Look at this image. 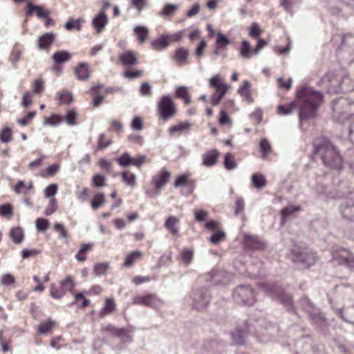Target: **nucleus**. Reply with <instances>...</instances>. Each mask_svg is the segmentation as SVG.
<instances>
[{
    "instance_id": "obj_60",
    "label": "nucleus",
    "mask_w": 354,
    "mask_h": 354,
    "mask_svg": "<svg viewBox=\"0 0 354 354\" xmlns=\"http://www.w3.org/2000/svg\"><path fill=\"white\" fill-rule=\"evenodd\" d=\"M259 147L263 158H266L271 151V146L266 139L261 140Z\"/></svg>"
},
{
    "instance_id": "obj_25",
    "label": "nucleus",
    "mask_w": 354,
    "mask_h": 354,
    "mask_svg": "<svg viewBox=\"0 0 354 354\" xmlns=\"http://www.w3.org/2000/svg\"><path fill=\"white\" fill-rule=\"evenodd\" d=\"M354 91V81L347 75L340 74L339 93H348Z\"/></svg>"
},
{
    "instance_id": "obj_24",
    "label": "nucleus",
    "mask_w": 354,
    "mask_h": 354,
    "mask_svg": "<svg viewBox=\"0 0 354 354\" xmlns=\"http://www.w3.org/2000/svg\"><path fill=\"white\" fill-rule=\"evenodd\" d=\"M105 332H107L109 335L113 337H118L122 338H126L129 342H131V337L128 333L127 330L125 328H115L111 325H109L104 328Z\"/></svg>"
},
{
    "instance_id": "obj_37",
    "label": "nucleus",
    "mask_w": 354,
    "mask_h": 354,
    "mask_svg": "<svg viewBox=\"0 0 354 354\" xmlns=\"http://www.w3.org/2000/svg\"><path fill=\"white\" fill-rule=\"evenodd\" d=\"M84 22L85 20L83 18H78L77 19H74L73 18H69L68 20L66 22L64 28L67 30H72L73 29L80 30L82 28L81 23Z\"/></svg>"
},
{
    "instance_id": "obj_48",
    "label": "nucleus",
    "mask_w": 354,
    "mask_h": 354,
    "mask_svg": "<svg viewBox=\"0 0 354 354\" xmlns=\"http://www.w3.org/2000/svg\"><path fill=\"white\" fill-rule=\"evenodd\" d=\"M299 210H300V207L299 206H292V207H283L281 210V223H284L286 222V218L289 216H290L295 212L299 211Z\"/></svg>"
},
{
    "instance_id": "obj_19",
    "label": "nucleus",
    "mask_w": 354,
    "mask_h": 354,
    "mask_svg": "<svg viewBox=\"0 0 354 354\" xmlns=\"http://www.w3.org/2000/svg\"><path fill=\"white\" fill-rule=\"evenodd\" d=\"M108 16L103 10H102L93 18L92 21V25L96 30L97 32L100 33L108 24Z\"/></svg>"
},
{
    "instance_id": "obj_63",
    "label": "nucleus",
    "mask_w": 354,
    "mask_h": 354,
    "mask_svg": "<svg viewBox=\"0 0 354 354\" xmlns=\"http://www.w3.org/2000/svg\"><path fill=\"white\" fill-rule=\"evenodd\" d=\"M35 225L39 231L44 232L48 228L49 222L46 218H38L35 221Z\"/></svg>"
},
{
    "instance_id": "obj_21",
    "label": "nucleus",
    "mask_w": 354,
    "mask_h": 354,
    "mask_svg": "<svg viewBox=\"0 0 354 354\" xmlns=\"http://www.w3.org/2000/svg\"><path fill=\"white\" fill-rule=\"evenodd\" d=\"M55 39V35L53 32H46L38 37V48L41 50H46L50 48Z\"/></svg>"
},
{
    "instance_id": "obj_40",
    "label": "nucleus",
    "mask_w": 354,
    "mask_h": 354,
    "mask_svg": "<svg viewBox=\"0 0 354 354\" xmlns=\"http://www.w3.org/2000/svg\"><path fill=\"white\" fill-rule=\"evenodd\" d=\"M105 203V196L103 193H97L91 201L92 209L96 210Z\"/></svg>"
},
{
    "instance_id": "obj_56",
    "label": "nucleus",
    "mask_w": 354,
    "mask_h": 354,
    "mask_svg": "<svg viewBox=\"0 0 354 354\" xmlns=\"http://www.w3.org/2000/svg\"><path fill=\"white\" fill-rule=\"evenodd\" d=\"M105 182V176L98 174L93 176L91 184L95 187H102L106 185Z\"/></svg>"
},
{
    "instance_id": "obj_2",
    "label": "nucleus",
    "mask_w": 354,
    "mask_h": 354,
    "mask_svg": "<svg viewBox=\"0 0 354 354\" xmlns=\"http://www.w3.org/2000/svg\"><path fill=\"white\" fill-rule=\"evenodd\" d=\"M313 154L319 156L326 167L337 171L342 169V157L330 140L325 137L317 138L313 141Z\"/></svg>"
},
{
    "instance_id": "obj_59",
    "label": "nucleus",
    "mask_w": 354,
    "mask_h": 354,
    "mask_svg": "<svg viewBox=\"0 0 354 354\" xmlns=\"http://www.w3.org/2000/svg\"><path fill=\"white\" fill-rule=\"evenodd\" d=\"M61 122V118L57 114H53L50 118H46L43 122V125H50L52 127H55L59 124Z\"/></svg>"
},
{
    "instance_id": "obj_26",
    "label": "nucleus",
    "mask_w": 354,
    "mask_h": 354,
    "mask_svg": "<svg viewBox=\"0 0 354 354\" xmlns=\"http://www.w3.org/2000/svg\"><path fill=\"white\" fill-rule=\"evenodd\" d=\"M336 313L344 322L354 324V307L337 309Z\"/></svg>"
},
{
    "instance_id": "obj_39",
    "label": "nucleus",
    "mask_w": 354,
    "mask_h": 354,
    "mask_svg": "<svg viewBox=\"0 0 354 354\" xmlns=\"http://www.w3.org/2000/svg\"><path fill=\"white\" fill-rule=\"evenodd\" d=\"M224 271L218 269H212V271L208 274L207 280H210L214 284H218L223 282L221 279V277L223 276Z\"/></svg>"
},
{
    "instance_id": "obj_32",
    "label": "nucleus",
    "mask_w": 354,
    "mask_h": 354,
    "mask_svg": "<svg viewBox=\"0 0 354 354\" xmlns=\"http://www.w3.org/2000/svg\"><path fill=\"white\" fill-rule=\"evenodd\" d=\"M254 48H252L250 42L247 40H243L241 43L239 48L240 55L244 59H249L251 54H253Z\"/></svg>"
},
{
    "instance_id": "obj_41",
    "label": "nucleus",
    "mask_w": 354,
    "mask_h": 354,
    "mask_svg": "<svg viewBox=\"0 0 354 354\" xmlns=\"http://www.w3.org/2000/svg\"><path fill=\"white\" fill-rule=\"evenodd\" d=\"M178 5L175 3H167L159 13L160 16L169 17L173 15L178 9Z\"/></svg>"
},
{
    "instance_id": "obj_46",
    "label": "nucleus",
    "mask_w": 354,
    "mask_h": 354,
    "mask_svg": "<svg viewBox=\"0 0 354 354\" xmlns=\"http://www.w3.org/2000/svg\"><path fill=\"white\" fill-rule=\"evenodd\" d=\"M54 325V322L50 319L41 322L38 328V333L41 335H44L50 332L53 329V326Z\"/></svg>"
},
{
    "instance_id": "obj_33",
    "label": "nucleus",
    "mask_w": 354,
    "mask_h": 354,
    "mask_svg": "<svg viewBox=\"0 0 354 354\" xmlns=\"http://www.w3.org/2000/svg\"><path fill=\"white\" fill-rule=\"evenodd\" d=\"M179 222V220L174 216H170L167 218L165 223V227L173 235H178V229L176 227V225Z\"/></svg>"
},
{
    "instance_id": "obj_14",
    "label": "nucleus",
    "mask_w": 354,
    "mask_h": 354,
    "mask_svg": "<svg viewBox=\"0 0 354 354\" xmlns=\"http://www.w3.org/2000/svg\"><path fill=\"white\" fill-rule=\"evenodd\" d=\"M160 302L155 295L147 294L146 295H137L132 301L133 305H142L144 306L156 308Z\"/></svg>"
},
{
    "instance_id": "obj_31",
    "label": "nucleus",
    "mask_w": 354,
    "mask_h": 354,
    "mask_svg": "<svg viewBox=\"0 0 354 354\" xmlns=\"http://www.w3.org/2000/svg\"><path fill=\"white\" fill-rule=\"evenodd\" d=\"M299 307L306 312L308 315L315 312L318 309L315 304L306 296L302 297L299 301Z\"/></svg>"
},
{
    "instance_id": "obj_54",
    "label": "nucleus",
    "mask_w": 354,
    "mask_h": 354,
    "mask_svg": "<svg viewBox=\"0 0 354 354\" xmlns=\"http://www.w3.org/2000/svg\"><path fill=\"white\" fill-rule=\"evenodd\" d=\"M109 268V264L107 262L97 263L94 266V272L96 275H104Z\"/></svg>"
},
{
    "instance_id": "obj_3",
    "label": "nucleus",
    "mask_w": 354,
    "mask_h": 354,
    "mask_svg": "<svg viewBox=\"0 0 354 354\" xmlns=\"http://www.w3.org/2000/svg\"><path fill=\"white\" fill-rule=\"evenodd\" d=\"M261 287L268 296L281 303L287 310L292 313L295 311L292 297L280 286L275 283H264L261 284Z\"/></svg>"
},
{
    "instance_id": "obj_1",
    "label": "nucleus",
    "mask_w": 354,
    "mask_h": 354,
    "mask_svg": "<svg viewBox=\"0 0 354 354\" xmlns=\"http://www.w3.org/2000/svg\"><path fill=\"white\" fill-rule=\"evenodd\" d=\"M297 97L299 106V120L301 122L313 118L323 102L322 93L311 87L302 86L297 91Z\"/></svg>"
},
{
    "instance_id": "obj_52",
    "label": "nucleus",
    "mask_w": 354,
    "mask_h": 354,
    "mask_svg": "<svg viewBox=\"0 0 354 354\" xmlns=\"http://www.w3.org/2000/svg\"><path fill=\"white\" fill-rule=\"evenodd\" d=\"M142 255L141 252L140 251H134L128 254L125 259L124 262V267H130L133 265L136 259H137L139 257Z\"/></svg>"
},
{
    "instance_id": "obj_29",
    "label": "nucleus",
    "mask_w": 354,
    "mask_h": 354,
    "mask_svg": "<svg viewBox=\"0 0 354 354\" xmlns=\"http://www.w3.org/2000/svg\"><path fill=\"white\" fill-rule=\"evenodd\" d=\"M71 54L64 50H57L52 55V59L57 65H62L71 59Z\"/></svg>"
},
{
    "instance_id": "obj_27",
    "label": "nucleus",
    "mask_w": 354,
    "mask_h": 354,
    "mask_svg": "<svg viewBox=\"0 0 354 354\" xmlns=\"http://www.w3.org/2000/svg\"><path fill=\"white\" fill-rule=\"evenodd\" d=\"M35 11L39 18H47L49 15L48 11L44 10L41 6L34 5L31 2L28 1L27 3V11L26 13V17L30 16Z\"/></svg>"
},
{
    "instance_id": "obj_28",
    "label": "nucleus",
    "mask_w": 354,
    "mask_h": 354,
    "mask_svg": "<svg viewBox=\"0 0 354 354\" xmlns=\"http://www.w3.org/2000/svg\"><path fill=\"white\" fill-rule=\"evenodd\" d=\"M219 152L217 149H212L203 154V165L206 167L214 165L218 160Z\"/></svg>"
},
{
    "instance_id": "obj_44",
    "label": "nucleus",
    "mask_w": 354,
    "mask_h": 354,
    "mask_svg": "<svg viewBox=\"0 0 354 354\" xmlns=\"http://www.w3.org/2000/svg\"><path fill=\"white\" fill-rule=\"evenodd\" d=\"M12 140V132L11 128L5 127L0 130V142L7 143Z\"/></svg>"
},
{
    "instance_id": "obj_61",
    "label": "nucleus",
    "mask_w": 354,
    "mask_h": 354,
    "mask_svg": "<svg viewBox=\"0 0 354 354\" xmlns=\"http://www.w3.org/2000/svg\"><path fill=\"white\" fill-rule=\"evenodd\" d=\"M76 112L73 110H68L66 115L62 118L63 120L66 121L69 125H75L76 124Z\"/></svg>"
},
{
    "instance_id": "obj_53",
    "label": "nucleus",
    "mask_w": 354,
    "mask_h": 354,
    "mask_svg": "<svg viewBox=\"0 0 354 354\" xmlns=\"http://www.w3.org/2000/svg\"><path fill=\"white\" fill-rule=\"evenodd\" d=\"M57 100L59 101L60 104H69L73 100V94L66 91H62L57 94Z\"/></svg>"
},
{
    "instance_id": "obj_17",
    "label": "nucleus",
    "mask_w": 354,
    "mask_h": 354,
    "mask_svg": "<svg viewBox=\"0 0 354 354\" xmlns=\"http://www.w3.org/2000/svg\"><path fill=\"white\" fill-rule=\"evenodd\" d=\"M224 344L216 340H211L203 344L202 354H225L223 353Z\"/></svg>"
},
{
    "instance_id": "obj_38",
    "label": "nucleus",
    "mask_w": 354,
    "mask_h": 354,
    "mask_svg": "<svg viewBox=\"0 0 354 354\" xmlns=\"http://www.w3.org/2000/svg\"><path fill=\"white\" fill-rule=\"evenodd\" d=\"M209 85L210 86L216 88L217 91H222L223 89L227 91L229 88L227 84L222 82V80L218 75H214L210 79Z\"/></svg>"
},
{
    "instance_id": "obj_62",
    "label": "nucleus",
    "mask_w": 354,
    "mask_h": 354,
    "mask_svg": "<svg viewBox=\"0 0 354 354\" xmlns=\"http://www.w3.org/2000/svg\"><path fill=\"white\" fill-rule=\"evenodd\" d=\"M36 114H37V112L35 111H29L28 113V114L23 118L17 119V122L19 125L25 127V126L28 125V124L30 122V121H31L34 118V117L36 115Z\"/></svg>"
},
{
    "instance_id": "obj_55",
    "label": "nucleus",
    "mask_w": 354,
    "mask_h": 354,
    "mask_svg": "<svg viewBox=\"0 0 354 354\" xmlns=\"http://www.w3.org/2000/svg\"><path fill=\"white\" fill-rule=\"evenodd\" d=\"M192 124L189 122L185 121L183 122H179L178 124L171 127L169 129V133H174L178 131H183L185 130H187L191 127Z\"/></svg>"
},
{
    "instance_id": "obj_4",
    "label": "nucleus",
    "mask_w": 354,
    "mask_h": 354,
    "mask_svg": "<svg viewBox=\"0 0 354 354\" xmlns=\"http://www.w3.org/2000/svg\"><path fill=\"white\" fill-rule=\"evenodd\" d=\"M291 260L303 268H308L317 261V257L314 252L299 246H294L290 253Z\"/></svg>"
},
{
    "instance_id": "obj_47",
    "label": "nucleus",
    "mask_w": 354,
    "mask_h": 354,
    "mask_svg": "<svg viewBox=\"0 0 354 354\" xmlns=\"http://www.w3.org/2000/svg\"><path fill=\"white\" fill-rule=\"evenodd\" d=\"M133 31L138 36L140 43H143L147 39L149 34L147 27L138 26L134 28Z\"/></svg>"
},
{
    "instance_id": "obj_34",
    "label": "nucleus",
    "mask_w": 354,
    "mask_h": 354,
    "mask_svg": "<svg viewBox=\"0 0 354 354\" xmlns=\"http://www.w3.org/2000/svg\"><path fill=\"white\" fill-rule=\"evenodd\" d=\"M176 96L183 100L185 104H189L192 102L191 97L188 93V88L185 86H180L176 88Z\"/></svg>"
},
{
    "instance_id": "obj_8",
    "label": "nucleus",
    "mask_w": 354,
    "mask_h": 354,
    "mask_svg": "<svg viewBox=\"0 0 354 354\" xmlns=\"http://www.w3.org/2000/svg\"><path fill=\"white\" fill-rule=\"evenodd\" d=\"M339 73L329 71L322 77L319 84L326 88L329 93H337L339 91Z\"/></svg>"
},
{
    "instance_id": "obj_49",
    "label": "nucleus",
    "mask_w": 354,
    "mask_h": 354,
    "mask_svg": "<svg viewBox=\"0 0 354 354\" xmlns=\"http://www.w3.org/2000/svg\"><path fill=\"white\" fill-rule=\"evenodd\" d=\"M188 57V50L183 47L178 48L174 54V58L182 64H184Z\"/></svg>"
},
{
    "instance_id": "obj_42",
    "label": "nucleus",
    "mask_w": 354,
    "mask_h": 354,
    "mask_svg": "<svg viewBox=\"0 0 354 354\" xmlns=\"http://www.w3.org/2000/svg\"><path fill=\"white\" fill-rule=\"evenodd\" d=\"M223 165L227 170H232L237 167L234 156L232 153L229 152L225 155Z\"/></svg>"
},
{
    "instance_id": "obj_45",
    "label": "nucleus",
    "mask_w": 354,
    "mask_h": 354,
    "mask_svg": "<svg viewBox=\"0 0 354 354\" xmlns=\"http://www.w3.org/2000/svg\"><path fill=\"white\" fill-rule=\"evenodd\" d=\"M295 107L296 102L295 101L289 103L288 106L280 104L277 107V113L279 115H287L290 114Z\"/></svg>"
},
{
    "instance_id": "obj_18",
    "label": "nucleus",
    "mask_w": 354,
    "mask_h": 354,
    "mask_svg": "<svg viewBox=\"0 0 354 354\" xmlns=\"http://www.w3.org/2000/svg\"><path fill=\"white\" fill-rule=\"evenodd\" d=\"M346 107V110L344 111L348 115H354V102L347 98H338L333 102V109L334 111H337L338 106Z\"/></svg>"
},
{
    "instance_id": "obj_13",
    "label": "nucleus",
    "mask_w": 354,
    "mask_h": 354,
    "mask_svg": "<svg viewBox=\"0 0 354 354\" xmlns=\"http://www.w3.org/2000/svg\"><path fill=\"white\" fill-rule=\"evenodd\" d=\"M171 173L166 169L162 168L159 174L155 175L152 179V184L156 188V194L158 195L160 189L168 183Z\"/></svg>"
},
{
    "instance_id": "obj_43",
    "label": "nucleus",
    "mask_w": 354,
    "mask_h": 354,
    "mask_svg": "<svg viewBox=\"0 0 354 354\" xmlns=\"http://www.w3.org/2000/svg\"><path fill=\"white\" fill-rule=\"evenodd\" d=\"M116 161L121 167H127L132 165L133 158L128 152H124L120 157L116 158Z\"/></svg>"
},
{
    "instance_id": "obj_50",
    "label": "nucleus",
    "mask_w": 354,
    "mask_h": 354,
    "mask_svg": "<svg viewBox=\"0 0 354 354\" xmlns=\"http://www.w3.org/2000/svg\"><path fill=\"white\" fill-rule=\"evenodd\" d=\"M115 308L114 301L111 298L106 299L104 307L100 310V316L104 317L106 314L112 313Z\"/></svg>"
},
{
    "instance_id": "obj_12",
    "label": "nucleus",
    "mask_w": 354,
    "mask_h": 354,
    "mask_svg": "<svg viewBox=\"0 0 354 354\" xmlns=\"http://www.w3.org/2000/svg\"><path fill=\"white\" fill-rule=\"evenodd\" d=\"M243 246L245 250H263L266 248V243L257 235L244 234Z\"/></svg>"
},
{
    "instance_id": "obj_58",
    "label": "nucleus",
    "mask_w": 354,
    "mask_h": 354,
    "mask_svg": "<svg viewBox=\"0 0 354 354\" xmlns=\"http://www.w3.org/2000/svg\"><path fill=\"white\" fill-rule=\"evenodd\" d=\"M180 258L185 264L189 265L193 258V251L188 248H184L180 253Z\"/></svg>"
},
{
    "instance_id": "obj_5",
    "label": "nucleus",
    "mask_w": 354,
    "mask_h": 354,
    "mask_svg": "<svg viewBox=\"0 0 354 354\" xmlns=\"http://www.w3.org/2000/svg\"><path fill=\"white\" fill-rule=\"evenodd\" d=\"M233 299L239 304L252 306L256 301L255 291L248 285L238 286L233 292Z\"/></svg>"
},
{
    "instance_id": "obj_9",
    "label": "nucleus",
    "mask_w": 354,
    "mask_h": 354,
    "mask_svg": "<svg viewBox=\"0 0 354 354\" xmlns=\"http://www.w3.org/2000/svg\"><path fill=\"white\" fill-rule=\"evenodd\" d=\"M251 328V324L247 321H244L242 324L237 326L230 333L234 344L238 346L243 345L248 334L252 333Z\"/></svg>"
},
{
    "instance_id": "obj_11",
    "label": "nucleus",
    "mask_w": 354,
    "mask_h": 354,
    "mask_svg": "<svg viewBox=\"0 0 354 354\" xmlns=\"http://www.w3.org/2000/svg\"><path fill=\"white\" fill-rule=\"evenodd\" d=\"M295 354H316L317 348L313 345L310 336L307 335L298 339L295 344Z\"/></svg>"
},
{
    "instance_id": "obj_57",
    "label": "nucleus",
    "mask_w": 354,
    "mask_h": 354,
    "mask_svg": "<svg viewBox=\"0 0 354 354\" xmlns=\"http://www.w3.org/2000/svg\"><path fill=\"white\" fill-rule=\"evenodd\" d=\"M225 233L221 230H216L212 234L209 238V241L214 244H217L219 242L222 241L225 238Z\"/></svg>"
},
{
    "instance_id": "obj_36",
    "label": "nucleus",
    "mask_w": 354,
    "mask_h": 354,
    "mask_svg": "<svg viewBox=\"0 0 354 354\" xmlns=\"http://www.w3.org/2000/svg\"><path fill=\"white\" fill-rule=\"evenodd\" d=\"M10 237L16 244L21 243L24 238L23 230L19 227L12 228L10 231Z\"/></svg>"
},
{
    "instance_id": "obj_64",
    "label": "nucleus",
    "mask_w": 354,
    "mask_h": 354,
    "mask_svg": "<svg viewBox=\"0 0 354 354\" xmlns=\"http://www.w3.org/2000/svg\"><path fill=\"white\" fill-rule=\"evenodd\" d=\"M189 181V180L188 179V176L186 174H180L176 177L174 183V186L176 188L185 186Z\"/></svg>"
},
{
    "instance_id": "obj_23",
    "label": "nucleus",
    "mask_w": 354,
    "mask_h": 354,
    "mask_svg": "<svg viewBox=\"0 0 354 354\" xmlns=\"http://www.w3.org/2000/svg\"><path fill=\"white\" fill-rule=\"evenodd\" d=\"M170 39V35H162L160 37L153 40L151 45L154 50L160 51L169 46Z\"/></svg>"
},
{
    "instance_id": "obj_22",
    "label": "nucleus",
    "mask_w": 354,
    "mask_h": 354,
    "mask_svg": "<svg viewBox=\"0 0 354 354\" xmlns=\"http://www.w3.org/2000/svg\"><path fill=\"white\" fill-rule=\"evenodd\" d=\"M75 74L80 81L87 80L90 77V68L87 63L80 62L75 68Z\"/></svg>"
},
{
    "instance_id": "obj_51",
    "label": "nucleus",
    "mask_w": 354,
    "mask_h": 354,
    "mask_svg": "<svg viewBox=\"0 0 354 354\" xmlns=\"http://www.w3.org/2000/svg\"><path fill=\"white\" fill-rule=\"evenodd\" d=\"M231 43L228 37L222 32L216 34V45L222 48H225Z\"/></svg>"
},
{
    "instance_id": "obj_35",
    "label": "nucleus",
    "mask_w": 354,
    "mask_h": 354,
    "mask_svg": "<svg viewBox=\"0 0 354 354\" xmlns=\"http://www.w3.org/2000/svg\"><path fill=\"white\" fill-rule=\"evenodd\" d=\"M251 180L252 185L258 189H261L266 187L267 181L265 176L261 174H254L252 175Z\"/></svg>"
},
{
    "instance_id": "obj_7",
    "label": "nucleus",
    "mask_w": 354,
    "mask_h": 354,
    "mask_svg": "<svg viewBox=\"0 0 354 354\" xmlns=\"http://www.w3.org/2000/svg\"><path fill=\"white\" fill-rule=\"evenodd\" d=\"M177 109L170 95H167L161 97L158 104V113L160 119L167 121L176 113Z\"/></svg>"
},
{
    "instance_id": "obj_15",
    "label": "nucleus",
    "mask_w": 354,
    "mask_h": 354,
    "mask_svg": "<svg viewBox=\"0 0 354 354\" xmlns=\"http://www.w3.org/2000/svg\"><path fill=\"white\" fill-rule=\"evenodd\" d=\"M339 209L344 218L354 222V201L353 199H346L343 201Z\"/></svg>"
},
{
    "instance_id": "obj_6",
    "label": "nucleus",
    "mask_w": 354,
    "mask_h": 354,
    "mask_svg": "<svg viewBox=\"0 0 354 354\" xmlns=\"http://www.w3.org/2000/svg\"><path fill=\"white\" fill-rule=\"evenodd\" d=\"M212 295L209 290L206 286H201L194 288L192 293L193 308L201 310L207 307Z\"/></svg>"
},
{
    "instance_id": "obj_16",
    "label": "nucleus",
    "mask_w": 354,
    "mask_h": 354,
    "mask_svg": "<svg viewBox=\"0 0 354 354\" xmlns=\"http://www.w3.org/2000/svg\"><path fill=\"white\" fill-rule=\"evenodd\" d=\"M312 324L325 333L328 330V324L324 315L317 309L315 312L308 315Z\"/></svg>"
},
{
    "instance_id": "obj_30",
    "label": "nucleus",
    "mask_w": 354,
    "mask_h": 354,
    "mask_svg": "<svg viewBox=\"0 0 354 354\" xmlns=\"http://www.w3.org/2000/svg\"><path fill=\"white\" fill-rule=\"evenodd\" d=\"M250 85L248 80H244L243 85L238 89V93L243 97L244 101L248 104H252L254 100L250 91Z\"/></svg>"
},
{
    "instance_id": "obj_20",
    "label": "nucleus",
    "mask_w": 354,
    "mask_h": 354,
    "mask_svg": "<svg viewBox=\"0 0 354 354\" xmlns=\"http://www.w3.org/2000/svg\"><path fill=\"white\" fill-rule=\"evenodd\" d=\"M119 61L125 66H132L137 64L136 53L133 50H127L119 56Z\"/></svg>"
},
{
    "instance_id": "obj_10",
    "label": "nucleus",
    "mask_w": 354,
    "mask_h": 354,
    "mask_svg": "<svg viewBox=\"0 0 354 354\" xmlns=\"http://www.w3.org/2000/svg\"><path fill=\"white\" fill-rule=\"evenodd\" d=\"M333 259L339 265L345 266L351 269H354V255L348 250L341 248L332 253Z\"/></svg>"
}]
</instances>
